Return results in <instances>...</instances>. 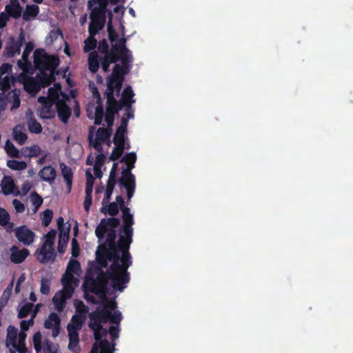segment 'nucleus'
Here are the masks:
<instances>
[{"instance_id": "1", "label": "nucleus", "mask_w": 353, "mask_h": 353, "mask_svg": "<svg viewBox=\"0 0 353 353\" xmlns=\"http://www.w3.org/2000/svg\"><path fill=\"white\" fill-rule=\"evenodd\" d=\"M120 220L116 217L103 218L95 229V235L100 245L96 252V259L101 268H107V259L113 258L114 250L121 259L132 260L129 252L132 243L133 231L119 230V240L116 243L117 228Z\"/></svg>"}, {"instance_id": "2", "label": "nucleus", "mask_w": 353, "mask_h": 353, "mask_svg": "<svg viewBox=\"0 0 353 353\" xmlns=\"http://www.w3.org/2000/svg\"><path fill=\"white\" fill-rule=\"evenodd\" d=\"M113 251V258L107 259V263L112 261V264L107 270L109 281H111L112 288L119 292H123L127 288L130 280V274L128 269L132 265V261L121 259Z\"/></svg>"}, {"instance_id": "3", "label": "nucleus", "mask_w": 353, "mask_h": 353, "mask_svg": "<svg viewBox=\"0 0 353 353\" xmlns=\"http://www.w3.org/2000/svg\"><path fill=\"white\" fill-rule=\"evenodd\" d=\"M57 57L48 54L43 49H37L34 52V63L39 71V74H46L45 82L49 81V85L55 81V69L59 64Z\"/></svg>"}, {"instance_id": "4", "label": "nucleus", "mask_w": 353, "mask_h": 353, "mask_svg": "<svg viewBox=\"0 0 353 353\" xmlns=\"http://www.w3.org/2000/svg\"><path fill=\"white\" fill-rule=\"evenodd\" d=\"M119 61L121 65L117 63L114 65L113 71L108 79L107 88H122L124 77L130 71L133 59L122 57Z\"/></svg>"}, {"instance_id": "5", "label": "nucleus", "mask_w": 353, "mask_h": 353, "mask_svg": "<svg viewBox=\"0 0 353 353\" xmlns=\"http://www.w3.org/2000/svg\"><path fill=\"white\" fill-rule=\"evenodd\" d=\"M62 90H48L46 97L41 96L38 98V102L41 103L40 117L42 119H52L56 115L55 109Z\"/></svg>"}, {"instance_id": "6", "label": "nucleus", "mask_w": 353, "mask_h": 353, "mask_svg": "<svg viewBox=\"0 0 353 353\" xmlns=\"http://www.w3.org/2000/svg\"><path fill=\"white\" fill-rule=\"evenodd\" d=\"M109 277L106 271L101 270L97 276L96 279H87L85 281L86 290L94 293L101 298L106 299L108 293V283Z\"/></svg>"}, {"instance_id": "7", "label": "nucleus", "mask_w": 353, "mask_h": 353, "mask_svg": "<svg viewBox=\"0 0 353 353\" xmlns=\"http://www.w3.org/2000/svg\"><path fill=\"white\" fill-rule=\"evenodd\" d=\"M56 234V230H51L45 235V241L37 256L38 261L41 263H46L49 261H54L56 253L54 249V244Z\"/></svg>"}, {"instance_id": "8", "label": "nucleus", "mask_w": 353, "mask_h": 353, "mask_svg": "<svg viewBox=\"0 0 353 353\" xmlns=\"http://www.w3.org/2000/svg\"><path fill=\"white\" fill-rule=\"evenodd\" d=\"M70 96L65 93L61 92L60 97L55 108L58 117L62 123L66 124L71 117L72 110L67 102L70 101V97L74 99L78 90H68Z\"/></svg>"}, {"instance_id": "9", "label": "nucleus", "mask_w": 353, "mask_h": 353, "mask_svg": "<svg viewBox=\"0 0 353 353\" xmlns=\"http://www.w3.org/2000/svg\"><path fill=\"white\" fill-rule=\"evenodd\" d=\"M46 79V74L43 73L37 74L35 77H32L25 72H21L15 77V83L22 84L23 88H45L49 86V81L45 82Z\"/></svg>"}, {"instance_id": "10", "label": "nucleus", "mask_w": 353, "mask_h": 353, "mask_svg": "<svg viewBox=\"0 0 353 353\" xmlns=\"http://www.w3.org/2000/svg\"><path fill=\"white\" fill-rule=\"evenodd\" d=\"M112 135L111 128H99L96 132L95 138L93 139L92 132L90 131L88 134V141L90 145H92L97 152H103V143L110 145V137Z\"/></svg>"}, {"instance_id": "11", "label": "nucleus", "mask_w": 353, "mask_h": 353, "mask_svg": "<svg viewBox=\"0 0 353 353\" xmlns=\"http://www.w3.org/2000/svg\"><path fill=\"white\" fill-rule=\"evenodd\" d=\"M106 8L94 7L90 14V23L88 27V32L97 34L101 30L105 23Z\"/></svg>"}, {"instance_id": "12", "label": "nucleus", "mask_w": 353, "mask_h": 353, "mask_svg": "<svg viewBox=\"0 0 353 353\" xmlns=\"http://www.w3.org/2000/svg\"><path fill=\"white\" fill-rule=\"evenodd\" d=\"M97 49L100 53L104 54L101 64L103 72H107L110 70V65L111 63H116L119 61V57H116L114 54L110 53L108 43L105 39L99 41Z\"/></svg>"}, {"instance_id": "13", "label": "nucleus", "mask_w": 353, "mask_h": 353, "mask_svg": "<svg viewBox=\"0 0 353 353\" xmlns=\"http://www.w3.org/2000/svg\"><path fill=\"white\" fill-rule=\"evenodd\" d=\"M110 316V310L103 307L97 308L94 311L89 314V327H97V329H102V323L108 322V317Z\"/></svg>"}, {"instance_id": "14", "label": "nucleus", "mask_w": 353, "mask_h": 353, "mask_svg": "<svg viewBox=\"0 0 353 353\" xmlns=\"http://www.w3.org/2000/svg\"><path fill=\"white\" fill-rule=\"evenodd\" d=\"M14 236L19 242L26 246L32 245L35 239L36 234L27 225H22L14 230Z\"/></svg>"}, {"instance_id": "15", "label": "nucleus", "mask_w": 353, "mask_h": 353, "mask_svg": "<svg viewBox=\"0 0 353 353\" xmlns=\"http://www.w3.org/2000/svg\"><path fill=\"white\" fill-rule=\"evenodd\" d=\"M117 41V43L112 44L110 53L114 54L116 57H119V59L122 57L133 59L130 50L126 46L127 39L122 37Z\"/></svg>"}, {"instance_id": "16", "label": "nucleus", "mask_w": 353, "mask_h": 353, "mask_svg": "<svg viewBox=\"0 0 353 353\" xmlns=\"http://www.w3.org/2000/svg\"><path fill=\"white\" fill-rule=\"evenodd\" d=\"M121 90H105V94L106 96V111L117 114L119 110H122V105L119 101L114 98V93L117 91L119 94Z\"/></svg>"}, {"instance_id": "17", "label": "nucleus", "mask_w": 353, "mask_h": 353, "mask_svg": "<svg viewBox=\"0 0 353 353\" xmlns=\"http://www.w3.org/2000/svg\"><path fill=\"white\" fill-rule=\"evenodd\" d=\"M60 323L61 319L59 316L57 314L52 312L45 321L44 327L46 329H52V336L55 338L58 336L60 333Z\"/></svg>"}, {"instance_id": "18", "label": "nucleus", "mask_w": 353, "mask_h": 353, "mask_svg": "<svg viewBox=\"0 0 353 353\" xmlns=\"http://www.w3.org/2000/svg\"><path fill=\"white\" fill-rule=\"evenodd\" d=\"M10 252V261L15 264L21 263L30 254L29 250L28 249L23 248L21 250H19L16 245H14L11 248Z\"/></svg>"}, {"instance_id": "19", "label": "nucleus", "mask_w": 353, "mask_h": 353, "mask_svg": "<svg viewBox=\"0 0 353 353\" xmlns=\"http://www.w3.org/2000/svg\"><path fill=\"white\" fill-rule=\"evenodd\" d=\"M38 176L42 181L52 184L57 177V171L52 166L46 165L39 172Z\"/></svg>"}, {"instance_id": "20", "label": "nucleus", "mask_w": 353, "mask_h": 353, "mask_svg": "<svg viewBox=\"0 0 353 353\" xmlns=\"http://www.w3.org/2000/svg\"><path fill=\"white\" fill-rule=\"evenodd\" d=\"M67 330L69 336V345L68 348L71 350H74L76 347L78 346L79 342V336L78 329L73 327L72 324H68Z\"/></svg>"}, {"instance_id": "21", "label": "nucleus", "mask_w": 353, "mask_h": 353, "mask_svg": "<svg viewBox=\"0 0 353 353\" xmlns=\"http://www.w3.org/2000/svg\"><path fill=\"white\" fill-rule=\"evenodd\" d=\"M61 175L64 179L66 183L68 192H70L72 189V181H73V172L72 168L66 165L64 163H60L59 164Z\"/></svg>"}, {"instance_id": "22", "label": "nucleus", "mask_w": 353, "mask_h": 353, "mask_svg": "<svg viewBox=\"0 0 353 353\" xmlns=\"http://www.w3.org/2000/svg\"><path fill=\"white\" fill-rule=\"evenodd\" d=\"M21 48L20 44H18L13 37H10L5 48L6 56L8 58H12L17 54H19Z\"/></svg>"}, {"instance_id": "23", "label": "nucleus", "mask_w": 353, "mask_h": 353, "mask_svg": "<svg viewBox=\"0 0 353 353\" xmlns=\"http://www.w3.org/2000/svg\"><path fill=\"white\" fill-rule=\"evenodd\" d=\"M114 345H111L106 339L101 341L99 346L95 343L90 353H113Z\"/></svg>"}, {"instance_id": "24", "label": "nucleus", "mask_w": 353, "mask_h": 353, "mask_svg": "<svg viewBox=\"0 0 353 353\" xmlns=\"http://www.w3.org/2000/svg\"><path fill=\"white\" fill-rule=\"evenodd\" d=\"M69 232H70V226L65 228L64 231H59V243L57 250L60 253H63L65 252V250L67 247V243L69 240Z\"/></svg>"}, {"instance_id": "25", "label": "nucleus", "mask_w": 353, "mask_h": 353, "mask_svg": "<svg viewBox=\"0 0 353 353\" xmlns=\"http://www.w3.org/2000/svg\"><path fill=\"white\" fill-rule=\"evenodd\" d=\"M0 185L2 193L6 196L13 193L14 189L17 188L14 180L10 176L4 177Z\"/></svg>"}, {"instance_id": "26", "label": "nucleus", "mask_w": 353, "mask_h": 353, "mask_svg": "<svg viewBox=\"0 0 353 353\" xmlns=\"http://www.w3.org/2000/svg\"><path fill=\"white\" fill-rule=\"evenodd\" d=\"M134 96V94L133 92V90H123L121 97L120 100H119L123 108L124 107L132 106V105L135 102L133 99Z\"/></svg>"}, {"instance_id": "27", "label": "nucleus", "mask_w": 353, "mask_h": 353, "mask_svg": "<svg viewBox=\"0 0 353 353\" xmlns=\"http://www.w3.org/2000/svg\"><path fill=\"white\" fill-rule=\"evenodd\" d=\"M39 12V8L36 4L27 5L23 12L22 17L25 21H28L31 18L37 17Z\"/></svg>"}, {"instance_id": "28", "label": "nucleus", "mask_w": 353, "mask_h": 353, "mask_svg": "<svg viewBox=\"0 0 353 353\" xmlns=\"http://www.w3.org/2000/svg\"><path fill=\"white\" fill-rule=\"evenodd\" d=\"M29 118L27 121V125L28 127V130L31 133L39 134L42 131V126L39 122H38L32 113V112L30 111L29 112Z\"/></svg>"}, {"instance_id": "29", "label": "nucleus", "mask_w": 353, "mask_h": 353, "mask_svg": "<svg viewBox=\"0 0 353 353\" xmlns=\"http://www.w3.org/2000/svg\"><path fill=\"white\" fill-rule=\"evenodd\" d=\"M89 32V37L84 41L83 51L84 52H91L97 46V41L95 36L97 34L96 32Z\"/></svg>"}, {"instance_id": "30", "label": "nucleus", "mask_w": 353, "mask_h": 353, "mask_svg": "<svg viewBox=\"0 0 353 353\" xmlns=\"http://www.w3.org/2000/svg\"><path fill=\"white\" fill-rule=\"evenodd\" d=\"M41 153L39 145L34 144L30 147H23L21 149V154L26 158L37 157Z\"/></svg>"}, {"instance_id": "31", "label": "nucleus", "mask_w": 353, "mask_h": 353, "mask_svg": "<svg viewBox=\"0 0 353 353\" xmlns=\"http://www.w3.org/2000/svg\"><path fill=\"white\" fill-rule=\"evenodd\" d=\"M32 50H33V44L31 43H27L26 48L22 54V60H19L17 61V65L21 69L25 70L26 69V65L30 64V63L28 61V57H29L30 53L32 51Z\"/></svg>"}, {"instance_id": "32", "label": "nucleus", "mask_w": 353, "mask_h": 353, "mask_svg": "<svg viewBox=\"0 0 353 353\" xmlns=\"http://www.w3.org/2000/svg\"><path fill=\"white\" fill-rule=\"evenodd\" d=\"M22 12L21 6L6 5L5 7V12L9 16V18L17 19L21 16Z\"/></svg>"}, {"instance_id": "33", "label": "nucleus", "mask_w": 353, "mask_h": 353, "mask_svg": "<svg viewBox=\"0 0 353 353\" xmlns=\"http://www.w3.org/2000/svg\"><path fill=\"white\" fill-rule=\"evenodd\" d=\"M52 302L55 306L56 310L61 312L63 310L65 306L66 298L63 296V292H57L52 298Z\"/></svg>"}, {"instance_id": "34", "label": "nucleus", "mask_w": 353, "mask_h": 353, "mask_svg": "<svg viewBox=\"0 0 353 353\" xmlns=\"http://www.w3.org/2000/svg\"><path fill=\"white\" fill-rule=\"evenodd\" d=\"M88 68L92 73L97 72L99 70V55L96 51L91 52L88 56Z\"/></svg>"}, {"instance_id": "35", "label": "nucleus", "mask_w": 353, "mask_h": 353, "mask_svg": "<svg viewBox=\"0 0 353 353\" xmlns=\"http://www.w3.org/2000/svg\"><path fill=\"white\" fill-rule=\"evenodd\" d=\"M119 184L124 187L127 191V196L128 199L130 200L132 197L134 190H135V186H136V182L135 180L129 181V180H119Z\"/></svg>"}, {"instance_id": "36", "label": "nucleus", "mask_w": 353, "mask_h": 353, "mask_svg": "<svg viewBox=\"0 0 353 353\" xmlns=\"http://www.w3.org/2000/svg\"><path fill=\"white\" fill-rule=\"evenodd\" d=\"M135 163H125L126 168L123 169L121 172V176L119 180H129L133 181L135 180L134 175L132 173V170L134 168Z\"/></svg>"}, {"instance_id": "37", "label": "nucleus", "mask_w": 353, "mask_h": 353, "mask_svg": "<svg viewBox=\"0 0 353 353\" xmlns=\"http://www.w3.org/2000/svg\"><path fill=\"white\" fill-rule=\"evenodd\" d=\"M5 150L10 157L20 158V152L19 150L8 139L6 141L5 144Z\"/></svg>"}, {"instance_id": "38", "label": "nucleus", "mask_w": 353, "mask_h": 353, "mask_svg": "<svg viewBox=\"0 0 353 353\" xmlns=\"http://www.w3.org/2000/svg\"><path fill=\"white\" fill-rule=\"evenodd\" d=\"M101 212L104 214H108L112 216V217H114L118 214L119 212V208L117 203L112 202L108 205V208L106 206H103L101 208Z\"/></svg>"}, {"instance_id": "39", "label": "nucleus", "mask_w": 353, "mask_h": 353, "mask_svg": "<svg viewBox=\"0 0 353 353\" xmlns=\"http://www.w3.org/2000/svg\"><path fill=\"white\" fill-rule=\"evenodd\" d=\"M15 83V77L6 74L0 77V88H11L12 85Z\"/></svg>"}, {"instance_id": "40", "label": "nucleus", "mask_w": 353, "mask_h": 353, "mask_svg": "<svg viewBox=\"0 0 353 353\" xmlns=\"http://www.w3.org/2000/svg\"><path fill=\"white\" fill-rule=\"evenodd\" d=\"M7 166L13 170L21 171L27 168V163L25 161H19L17 160H8Z\"/></svg>"}, {"instance_id": "41", "label": "nucleus", "mask_w": 353, "mask_h": 353, "mask_svg": "<svg viewBox=\"0 0 353 353\" xmlns=\"http://www.w3.org/2000/svg\"><path fill=\"white\" fill-rule=\"evenodd\" d=\"M115 145L109 159L110 161H115L118 160L124 152L123 144L114 143Z\"/></svg>"}, {"instance_id": "42", "label": "nucleus", "mask_w": 353, "mask_h": 353, "mask_svg": "<svg viewBox=\"0 0 353 353\" xmlns=\"http://www.w3.org/2000/svg\"><path fill=\"white\" fill-rule=\"evenodd\" d=\"M13 137L14 139L19 144L23 145L25 143L28 139L27 134L18 129V126H16L13 129Z\"/></svg>"}, {"instance_id": "43", "label": "nucleus", "mask_w": 353, "mask_h": 353, "mask_svg": "<svg viewBox=\"0 0 353 353\" xmlns=\"http://www.w3.org/2000/svg\"><path fill=\"white\" fill-rule=\"evenodd\" d=\"M26 338V334L23 332H20L19 334V342L16 343L14 347V349L19 353H25L27 350L25 343Z\"/></svg>"}, {"instance_id": "44", "label": "nucleus", "mask_w": 353, "mask_h": 353, "mask_svg": "<svg viewBox=\"0 0 353 353\" xmlns=\"http://www.w3.org/2000/svg\"><path fill=\"white\" fill-rule=\"evenodd\" d=\"M127 130L117 128L113 138L114 143L123 144V142L127 139Z\"/></svg>"}, {"instance_id": "45", "label": "nucleus", "mask_w": 353, "mask_h": 353, "mask_svg": "<svg viewBox=\"0 0 353 353\" xmlns=\"http://www.w3.org/2000/svg\"><path fill=\"white\" fill-rule=\"evenodd\" d=\"M30 200L32 205L34 206V212L41 207L43 202V198L36 192H32L30 194Z\"/></svg>"}, {"instance_id": "46", "label": "nucleus", "mask_w": 353, "mask_h": 353, "mask_svg": "<svg viewBox=\"0 0 353 353\" xmlns=\"http://www.w3.org/2000/svg\"><path fill=\"white\" fill-rule=\"evenodd\" d=\"M85 317L83 315L75 314L71 319V322L68 324H72L74 327L81 330L85 321Z\"/></svg>"}, {"instance_id": "47", "label": "nucleus", "mask_w": 353, "mask_h": 353, "mask_svg": "<svg viewBox=\"0 0 353 353\" xmlns=\"http://www.w3.org/2000/svg\"><path fill=\"white\" fill-rule=\"evenodd\" d=\"M34 307V305L32 303H25L19 310L18 313V318L23 319L26 317L32 311Z\"/></svg>"}, {"instance_id": "48", "label": "nucleus", "mask_w": 353, "mask_h": 353, "mask_svg": "<svg viewBox=\"0 0 353 353\" xmlns=\"http://www.w3.org/2000/svg\"><path fill=\"white\" fill-rule=\"evenodd\" d=\"M123 225L120 228L122 230L133 231L132 225L134 223L133 215L122 216Z\"/></svg>"}, {"instance_id": "49", "label": "nucleus", "mask_w": 353, "mask_h": 353, "mask_svg": "<svg viewBox=\"0 0 353 353\" xmlns=\"http://www.w3.org/2000/svg\"><path fill=\"white\" fill-rule=\"evenodd\" d=\"M94 182V176L89 171H87L86 172L85 194H92Z\"/></svg>"}, {"instance_id": "50", "label": "nucleus", "mask_w": 353, "mask_h": 353, "mask_svg": "<svg viewBox=\"0 0 353 353\" xmlns=\"http://www.w3.org/2000/svg\"><path fill=\"white\" fill-rule=\"evenodd\" d=\"M80 269L81 265L77 260H70L68 264L66 272L71 274H78Z\"/></svg>"}, {"instance_id": "51", "label": "nucleus", "mask_w": 353, "mask_h": 353, "mask_svg": "<svg viewBox=\"0 0 353 353\" xmlns=\"http://www.w3.org/2000/svg\"><path fill=\"white\" fill-rule=\"evenodd\" d=\"M50 279L48 278H42L41 279L40 292L44 295L49 294L50 292Z\"/></svg>"}, {"instance_id": "52", "label": "nucleus", "mask_w": 353, "mask_h": 353, "mask_svg": "<svg viewBox=\"0 0 353 353\" xmlns=\"http://www.w3.org/2000/svg\"><path fill=\"white\" fill-rule=\"evenodd\" d=\"M107 31L108 34V38L111 42L117 41L118 40L119 34L113 28L111 19H110L108 23Z\"/></svg>"}, {"instance_id": "53", "label": "nucleus", "mask_w": 353, "mask_h": 353, "mask_svg": "<svg viewBox=\"0 0 353 353\" xmlns=\"http://www.w3.org/2000/svg\"><path fill=\"white\" fill-rule=\"evenodd\" d=\"M74 307L77 314L83 315L88 311V307L83 303L82 301L76 300L74 301Z\"/></svg>"}, {"instance_id": "54", "label": "nucleus", "mask_w": 353, "mask_h": 353, "mask_svg": "<svg viewBox=\"0 0 353 353\" xmlns=\"http://www.w3.org/2000/svg\"><path fill=\"white\" fill-rule=\"evenodd\" d=\"M53 217V212L50 209H46L43 212V216H42V225L45 227H47L50 225L51 223V221Z\"/></svg>"}, {"instance_id": "55", "label": "nucleus", "mask_w": 353, "mask_h": 353, "mask_svg": "<svg viewBox=\"0 0 353 353\" xmlns=\"http://www.w3.org/2000/svg\"><path fill=\"white\" fill-rule=\"evenodd\" d=\"M10 220L9 213L4 208H0V225L5 227L8 225Z\"/></svg>"}, {"instance_id": "56", "label": "nucleus", "mask_w": 353, "mask_h": 353, "mask_svg": "<svg viewBox=\"0 0 353 353\" xmlns=\"http://www.w3.org/2000/svg\"><path fill=\"white\" fill-rule=\"evenodd\" d=\"M122 320V315L119 311H114L113 313L110 311V316L108 317V321L119 325Z\"/></svg>"}, {"instance_id": "57", "label": "nucleus", "mask_w": 353, "mask_h": 353, "mask_svg": "<svg viewBox=\"0 0 353 353\" xmlns=\"http://www.w3.org/2000/svg\"><path fill=\"white\" fill-rule=\"evenodd\" d=\"M94 332V336L96 341H99L102 337L106 336L107 330L102 327V329H97V327H90Z\"/></svg>"}, {"instance_id": "58", "label": "nucleus", "mask_w": 353, "mask_h": 353, "mask_svg": "<svg viewBox=\"0 0 353 353\" xmlns=\"http://www.w3.org/2000/svg\"><path fill=\"white\" fill-rule=\"evenodd\" d=\"M74 279L75 278L73 274L65 272V273L63 274L61 279V283L63 286H64V284H65L67 286H72V283L74 281Z\"/></svg>"}, {"instance_id": "59", "label": "nucleus", "mask_w": 353, "mask_h": 353, "mask_svg": "<svg viewBox=\"0 0 353 353\" xmlns=\"http://www.w3.org/2000/svg\"><path fill=\"white\" fill-rule=\"evenodd\" d=\"M137 161V154L135 152L127 153L121 160V162L125 163H135Z\"/></svg>"}, {"instance_id": "60", "label": "nucleus", "mask_w": 353, "mask_h": 353, "mask_svg": "<svg viewBox=\"0 0 353 353\" xmlns=\"http://www.w3.org/2000/svg\"><path fill=\"white\" fill-rule=\"evenodd\" d=\"M17 343V331L15 330L13 333H11L9 332L7 335L6 339V345L8 346L12 345L13 348L14 349V347Z\"/></svg>"}, {"instance_id": "61", "label": "nucleus", "mask_w": 353, "mask_h": 353, "mask_svg": "<svg viewBox=\"0 0 353 353\" xmlns=\"http://www.w3.org/2000/svg\"><path fill=\"white\" fill-rule=\"evenodd\" d=\"M72 252L71 254L73 257L76 258L79 255V245L76 238L72 239Z\"/></svg>"}, {"instance_id": "62", "label": "nucleus", "mask_w": 353, "mask_h": 353, "mask_svg": "<svg viewBox=\"0 0 353 353\" xmlns=\"http://www.w3.org/2000/svg\"><path fill=\"white\" fill-rule=\"evenodd\" d=\"M114 186L112 185H106V190L105 192V196L103 199V204L108 203L109 200L110 199L111 195L113 192Z\"/></svg>"}, {"instance_id": "63", "label": "nucleus", "mask_w": 353, "mask_h": 353, "mask_svg": "<svg viewBox=\"0 0 353 353\" xmlns=\"http://www.w3.org/2000/svg\"><path fill=\"white\" fill-rule=\"evenodd\" d=\"M12 72V65L8 63H4L0 66V77L9 74Z\"/></svg>"}, {"instance_id": "64", "label": "nucleus", "mask_w": 353, "mask_h": 353, "mask_svg": "<svg viewBox=\"0 0 353 353\" xmlns=\"http://www.w3.org/2000/svg\"><path fill=\"white\" fill-rule=\"evenodd\" d=\"M115 114H116L110 112L109 111L105 112V121L108 125V128H111V126L113 125Z\"/></svg>"}]
</instances>
